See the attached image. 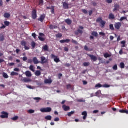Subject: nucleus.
Wrapping results in <instances>:
<instances>
[{
	"mask_svg": "<svg viewBox=\"0 0 128 128\" xmlns=\"http://www.w3.org/2000/svg\"><path fill=\"white\" fill-rule=\"evenodd\" d=\"M42 112H50L52 108H42L40 109Z\"/></svg>",
	"mask_w": 128,
	"mask_h": 128,
	"instance_id": "obj_1",
	"label": "nucleus"
},
{
	"mask_svg": "<svg viewBox=\"0 0 128 128\" xmlns=\"http://www.w3.org/2000/svg\"><path fill=\"white\" fill-rule=\"evenodd\" d=\"M36 18H38V14H36V10L35 9H33L32 12V18L33 20H36Z\"/></svg>",
	"mask_w": 128,
	"mask_h": 128,
	"instance_id": "obj_2",
	"label": "nucleus"
},
{
	"mask_svg": "<svg viewBox=\"0 0 128 128\" xmlns=\"http://www.w3.org/2000/svg\"><path fill=\"white\" fill-rule=\"evenodd\" d=\"M2 114L0 116L1 118H8V114L6 112H2Z\"/></svg>",
	"mask_w": 128,
	"mask_h": 128,
	"instance_id": "obj_3",
	"label": "nucleus"
},
{
	"mask_svg": "<svg viewBox=\"0 0 128 128\" xmlns=\"http://www.w3.org/2000/svg\"><path fill=\"white\" fill-rule=\"evenodd\" d=\"M51 56L52 58H54V62H56V64H58V62H60V58H58L57 56H56L54 54H52L51 55Z\"/></svg>",
	"mask_w": 128,
	"mask_h": 128,
	"instance_id": "obj_4",
	"label": "nucleus"
},
{
	"mask_svg": "<svg viewBox=\"0 0 128 128\" xmlns=\"http://www.w3.org/2000/svg\"><path fill=\"white\" fill-rule=\"evenodd\" d=\"M122 23L118 22L117 23H116L114 24L115 28L116 30H120V27L122 26Z\"/></svg>",
	"mask_w": 128,
	"mask_h": 128,
	"instance_id": "obj_5",
	"label": "nucleus"
},
{
	"mask_svg": "<svg viewBox=\"0 0 128 128\" xmlns=\"http://www.w3.org/2000/svg\"><path fill=\"white\" fill-rule=\"evenodd\" d=\"M41 64H46L48 62V60H46V58L44 56H41Z\"/></svg>",
	"mask_w": 128,
	"mask_h": 128,
	"instance_id": "obj_6",
	"label": "nucleus"
},
{
	"mask_svg": "<svg viewBox=\"0 0 128 128\" xmlns=\"http://www.w3.org/2000/svg\"><path fill=\"white\" fill-rule=\"evenodd\" d=\"M44 18H46V14H44L40 16V18L38 19V20L41 22H44Z\"/></svg>",
	"mask_w": 128,
	"mask_h": 128,
	"instance_id": "obj_7",
	"label": "nucleus"
},
{
	"mask_svg": "<svg viewBox=\"0 0 128 128\" xmlns=\"http://www.w3.org/2000/svg\"><path fill=\"white\" fill-rule=\"evenodd\" d=\"M88 56L92 60H93V62H96L98 60V58H96V56L94 55L88 54Z\"/></svg>",
	"mask_w": 128,
	"mask_h": 128,
	"instance_id": "obj_8",
	"label": "nucleus"
},
{
	"mask_svg": "<svg viewBox=\"0 0 128 128\" xmlns=\"http://www.w3.org/2000/svg\"><path fill=\"white\" fill-rule=\"evenodd\" d=\"M83 34L84 31H82V30H80V29H79L74 32L76 36H78V34Z\"/></svg>",
	"mask_w": 128,
	"mask_h": 128,
	"instance_id": "obj_9",
	"label": "nucleus"
},
{
	"mask_svg": "<svg viewBox=\"0 0 128 128\" xmlns=\"http://www.w3.org/2000/svg\"><path fill=\"white\" fill-rule=\"evenodd\" d=\"M44 82L46 84H50L52 83V79H46Z\"/></svg>",
	"mask_w": 128,
	"mask_h": 128,
	"instance_id": "obj_10",
	"label": "nucleus"
},
{
	"mask_svg": "<svg viewBox=\"0 0 128 128\" xmlns=\"http://www.w3.org/2000/svg\"><path fill=\"white\" fill-rule=\"evenodd\" d=\"M69 6L70 5L68 4L66 2H63V8H64V10H68Z\"/></svg>",
	"mask_w": 128,
	"mask_h": 128,
	"instance_id": "obj_11",
	"label": "nucleus"
},
{
	"mask_svg": "<svg viewBox=\"0 0 128 128\" xmlns=\"http://www.w3.org/2000/svg\"><path fill=\"white\" fill-rule=\"evenodd\" d=\"M82 116H84L83 120H86V118H88V112H86V111L82 112Z\"/></svg>",
	"mask_w": 128,
	"mask_h": 128,
	"instance_id": "obj_12",
	"label": "nucleus"
},
{
	"mask_svg": "<svg viewBox=\"0 0 128 128\" xmlns=\"http://www.w3.org/2000/svg\"><path fill=\"white\" fill-rule=\"evenodd\" d=\"M62 108L64 110V112H68L70 110V108L68 106H66V105H64L62 106Z\"/></svg>",
	"mask_w": 128,
	"mask_h": 128,
	"instance_id": "obj_13",
	"label": "nucleus"
},
{
	"mask_svg": "<svg viewBox=\"0 0 128 128\" xmlns=\"http://www.w3.org/2000/svg\"><path fill=\"white\" fill-rule=\"evenodd\" d=\"M33 62H34V64H40V62L38 60V58H36V57H34L33 58Z\"/></svg>",
	"mask_w": 128,
	"mask_h": 128,
	"instance_id": "obj_14",
	"label": "nucleus"
},
{
	"mask_svg": "<svg viewBox=\"0 0 128 128\" xmlns=\"http://www.w3.org/2000/svg\"><path fill=\"white\" fill-rule=\"evenodd\" d=\"M70 42V39H67L66 40H60V44H66H66H68V42Z\"/></svg>",
	"mask_w": 128,
	"mask_h": 128,
	"instance_id": "obj_15",
	"label": "nucleus"
},
{
	"mask_svg": "<svg viewBox=\"0 0 128 128\" xmlns=\"http://www.w3.org/2000/svg\"><path fill=\"white\" fill-rule=\"evenodd\" d=\"M120 8V5L118 4H116L114 5V8L113 10V12H116L117 10H118V9Z\"/></svg>",
	"mask_w": 128,
	"mask_h": 128,
	"instance_id": "obj_16",
	"label": "nucleus"
},
{
	"mask_svg": "<svg viewBox=\"0 0 128 128\" xmlns=\"http://www.w3.org/2000/svg\"><path fill=\"white\" fill-rule=\"evenodd\" d=\"M109 20H114L116 18V17L114 16V15L112 14H110L108 16Z\"/></svg>",
	"mask_w": 128,
	"mask_h": 128,
	"instance_id": "obj_17",
	"label": "nucleus"
},
{
	"mask_svg": "<svg viewBox=\"0 0 128 128\" xmlns=\"http://www.w3.org/2000/svg\"><path fill=\"white\" fill-rule=\"evenodd\" d=\"M100 24H101V28H104V26H106V22L102 20L100 22Z\"/></svg>",
	"mask_w": 128,
	"mask_h": 128,
	"instance_id": "obj_18",
	"label": "nucleus"
},
{
	"mask_svg": "<svg viewBox=\"0 0 128 128\" xmlns=\"http://www.w3.org/2000/svg\"><path fill=\"white\" fill-rule=\"evenodd\" d=\"M4 18H10V13H5L4 15Z\"/></svg>",
	"mask_w": 128,
	"mask_h": 128,
	"instance_id": "obj_19",
	"label": "nucleus"
},
{
	"mask_svg": "<svg viewBox=\"0 0 128 128\" xmlns=\"http://www.w3.org/2000/svg\"><path fill=\"white\" fill-rule=\"evenodd\" d=\"M26 76L28 77V78H30L32 77V72H30V71H27L26 72Z\"/></svg>",
	"mask_w": 128,
	"mask_h": 128,
	"instance_id": "obj_20",
	"label": "nucleus"
},
{
	"mask_svg": "<svg viewBox=\"0 0 128 128\" xmlns=\"http://www.w3.org/2000/svg\"><path fill=\"white\" fill-rule=\"evenodd\" d=\"M100 94H102L101 90H98L97 92H96V96H97L98 98H100Z\"/></svg>",
	"mask_w": 128,
	"mask_h": 128,
	"instance_id": "obj_21",
	"label": "nucleus"
},
{
	"mask_svg": "<svg viewBox=\"0 0 128 128\" xmlns=\"http://www.w3.org/2000/svg\"><path fill=\"white\" fill-rule=\"evenodd\" d=\"M119 112H120V114H128V110H120Z\"/></svg>",
	"mask_w": 128,
	"mask_h": 128,
	"instance_id": "obj_22",
	"label": "nucleus"
},
{
	"mask_svg": "<svg viewBox=\"0 0 128 128\" xmlns=\"http://www.w3.org/2000/svg\"><path fill=\"white\" fill-rule=\"evenodd\" d=\"M22 80L24 82H30V80L28 78H24Z\"/></svg>",
	"mask_w": 128,
	"mask_h": 128,
	"instance_id": "obj_23",
	"label": "nucleus"
},
{
	"mask_svg": "<svg viewBox=\"0 0 128 128\" xmlns=\"http://www.w3.org/2000/svg\"><path fill=\"white\" fill-rule=\"evenodd\" d=\"M66 24H68V25H70L72 24V20H70V19H67L65 20Z\"/></svg>",
	"mask_w": 128,
	"mask_h": 128,
	"instance_id": "obj_24",
	"label": "nucleus"
},
{
	"mask_svg": "<svg viewBox=\"0 0 128 128\" xmlns=\"http://www.w3.org/2000/svg\"><path fill=\"white\" fill-rule=\"evenodd\" d=\"M92 34L93 36H95V38H98V32H92Z\"/></svg>",
	"mask_w": 128,
	"mask_h": 128,
	"instance_id": "obj_25",
	"label": "nucleus"
},
{
	"mask_svg": "<svg viewBox=\"0 0 128 128\" xmlns=\"http://www.w3.org/2000/svg\"><path fill=\"white\" fill-rule=\"evenodd\" d=\"M35 74H36V76H40V74H42V72H40V70H37L35 72Z\"/></svg>",
	"mask_w": 128,
	"mask_h": 128,
	"instance_id": "obj_26",
	"label": "nucleus"
},
{
	"mask_svg": "<svg viewBox=\"0 0 128 128\" xmlns=\"http://www.w3.org/2000/svg\"><path fill=\"white\" fill-rule=\"evenodd\" d=\"M43 50H44L45 52H48V45H45V46L43 47Z\"/></svg>",
	"mask_w": 128,
	"mask_h": 128,
	"instance_id": "obj_27",
	"label": "nucleus"
},
{
	"mask_svg": "<svg viewBox=\"0 0 128 128\" xmlns=\"http://www.w3.org/2000/svg\"><path fill=\"white\" fill-rule=\"evenodd\" d=\"M56 38H62V34L58 33V34H56Z\"/></svg>",
	"mask_w": 128,
	"mask_h": 128,
	"instance_id": "obj_28",
	"label": "nucleus"
},
{
	"mask_svg": "<svg viewBox=\"0 0 128 128\" xmlns=\"http://www.w3.org/2000/svg\"><path fill=\"white\" fill-rule=\"evenodd\" d=\"M4 36L2 34H0V42H4Z\"/></svg>",
	"mask_w": 128,
	"mask_h": 128,
	"instance_id": "obj_29",
	"label": "nucleus"
},
{
	"mask_svg": "<svg viewBox=\"0 0 128 128\" xmlns=\"http://www.w3.org/2000/svg\"><path fill=\"white\" fill-rule=\"evenodd\" d=\"M110 56H112L108 54V53H106L104 54V57L106 58H110Z\"/></svg>",
	"mask_w": 128,
	"mask_h": 128,
	"instance_id": "obj_30",
	"label": "nucleus"
},
{
	"mask_svg": "<svg viewBox=\"0 0 128 128\" xmlns=\"http://www.w3.org/2000/svg\"><path fill=\"white\" fill-rule=\"evenodd\" d=\"M56 28H58V27L56 26H54V25H50V30H56Z\"/></svg>",
	"mask_w": 128,
	"mask_h": 128,
	"instance_id": "obj_31",
	"label": "nucleus"
},
{
	"mask_svg": "<svg viewBox=\"0 0 128 128\" xmlns=\"http://www.w3.org/2000/svg\"><path fill=\"white\" fill-rule=\"evenodd\" d=\"M52 117L50 116H48L45 117V119L47 120H52Z\"/></svg>",
	"mask_w": 128,
	"mask_h": 128,
	"instance_id": "obj_32",
	"label": "nucleus"
},
{
	"mask_svg": "<svg viewBox=\"0 0 128 128\" xmlns=\"http://www.w3.org/2000/svg\"><path fill=\"white\" fill-rule=\"evenodd\" d=\"M95 88H102V84H96V86H95Z\"/></svg>",
	"mask_w": 128,
	"mask_h": 128,
	"instance_id": "obj_33",
	"label": "nucleus"
},
{
	"mask_svg": "<svg viewBox=\"0 0 128 128\" xmlns=\"http://www.w3.org/2000/svg\"><path fill=\"white\" fill-rule=\"evenodd\" d=\"M34 100H36V102H40V100H42V98H34Z\"/></svg>",
	"mask_w": 128,
	"mask_h": 128,
	"instance_id": "obj_34",
	"label": "nucleus"
},
{
	"mask_svg": "<svg viewBox=\"0 0 128 128\" xmlns=\"http://www.w3.org/2000/svg\"><path fill=\"white\" fill-rule=\"evenodd\" d=\"M34 66L32 65H31L30 66V70H31L32 72H34Z\"/></svg>",
	"mask_w": 128,
	"mask_h": 128,
	"instance_id": "obj_35",
	"label": "nucleus"
},
{
	"mask_svg": "<svg viewBox=\"0 0 128 128\" xmlns=\"http://www.w3.org/2000/svg\"><path fill=\"white\" fill-rule=\"evenodd\" d=\"M3 77L4 78H8V75L5 72L3 73Z\"/></svg>",
	"mask_w": 128,
	"mask_h": 128,
	"instance_id": "obj_36",
	"label": "nucleus"
},
{
	"mask_svg": "<svg viewBox=\"0 0 128 128\" xmlns=\"http://www.w3.org/2000/svg\"><path fill=\"white\" fill-rule=\"evenodd\" d=\"M124 66H125L124 63L121 62L120 64V68H124Z\"/></svg>",
	"mask_w": 128,
	"mask_h": 128,
	"instance_id": "obj_37",
	"label": "nucleus"
},
{
	"mask_svg": "<svg viewBox=\"0 0 128 128\" xmlns=\"http://www.w3.org/2000/svg\"><path fill=\"white\" fill-rule=\"evenodd\" d=\"M21 44L22 46H26V41H22L21 42Z\"/></svg>",
	"mask_w": 128,
	"mask_h": 128,
	"instance_id": "obj_38",
	"label": "nucleus"
},
{
	"mask_svg": "<svg viewBox=\"0 0 128 128\" xmlns=\"http://www.w3.org/2000/svg\"><path fill=\"white\" fill-rule=\"evenodd\" d=\"M11 76H18V73L12 72H11Z\"/></svg>",
	"mask_w": 128,
	"mask_h": 128,
	"instance_id": "obj_39",
	"label": "nucleus"
},
{
	"mask_svg": "<svg viewBox=\"0 0 128 128\" xmlns=\"http://www.w3.org/2000/svg\"><path fill=\"white\" fill-rule=\"evenodd\" d=\"M90 63L89 62H85L84 63V66H90Z\"/></svg>",
	"mask_w": 128,
	"mask_h": 128,
	"instance_id": "obj_40",
	"label": "nucleus"
},
{
	"mask_svg": "<svg viewBox=\"0 0 128 128\" xmlns=\"http://www.w3.org/2000/svg\"><path fill=\"white\" fill-rule=\"evenodd\" d=\"M78 102H86V100L82 99H79L77 100Z\"/></svg>",
	"mask_w": 128,
	"mask_h": 128,
	"instance_id": "obj_41",
	"label": "nucleus"
},
{
	"mask_svg": "<svg viewBox=\"0 0 128 128\" xmlns=\"http://www.w3.org/2000/svg\"><path fill=\"white\" fill-rule=\"evenodd\" d=\"M126 20H127L128 18H126V17H122V18H120V22H122V21H124Z\"/></svg>",
	"mask_w": 128,
	"mask_h": 128,
	"instance_id": "obj_42",
	"label": "nucleus"
},
{
	"mask_svg": "<svg viewBox=\"0 0 128 128\" xmlns=\"http://www.w3.org/2000/svg\"><path fill=\"white\" fill-rule=\"evenodd\" d=\"M38 38L40 42H44V40H46V38L38 36Z\"/></svg>",
	"mask_w": 128,
	"mask_h": 128,
	"instance_id": "obj_43",
	"label": "nucleus"
},
{
	"mask_svg": "<svg viewBox=\"0 0 128 128\" xmlns=\"http://www.w3.org/2000/svg\"><path fill=\"white\" fill-rule=\"evenodd\" d=\"M4 24L5 26H10V22H8V21L4 22Z\"/></svg>",
	"mask_w": 128,
	"mask_h": 128,
	"instance_id": "obj_44",
	"label": "nucleus"
},
{
	"mask_svg": "<svg viewBox=\"0 0 128 128\" xmlns=\"http://www.w3.org/2000/svg\"><path fill=\"white\" fill-rule=\"evenodd\" d=\"M110 30H114V27L113 24H110Z\"/></svg>",
	"mask_w": 128,
	"mask_h": 128,
	"instance_id": "obj_45",
	"label": "nucleus"
},
{
	"mask_svg": "<svg viewBox=\"0 0 128 128\" xmlns=\"http://www.w3.org/2000/svg\"><path fill=\"white\" fill-rule=\"evenodd\" d=\"M122 44H123V46H122V48H125L126 47V41H122L121 42Z\"/></svg>",
	"mask_w": 128,
	"mask_h": 128,
	"instance_id": "obj_46",
	"label": "nucleus"
},
{
	"mask_svg": "<svg viewBox=\"0 0 128 128\" xmlns=\"http://www.w3.org/2000/svg\"><path fill=\"white\" fill-rule=\"evenodd\" d=\"M114 70H118V65L115 64L112 68Z\"/></svg>",
	"mask_w": 128,
	"mask_h": 128,
	"instance_id": "obj_47",
	"label": "nucleus"
},
{
	"mask_svg": "<svg viewBox=\"0 0 128 128\" xmlns=\"http://www.w3.org/2000/svg\"><path fill=\"white\" fill-rule=\"evenodd\" d=\"M12 120H18V116H16L14 117L13 118H12Z\"/></svg>",
	"mask_w": 128,
	"mask_h": 128,
	"instance_id": "obj_48",
	"label": "nucleus"
},
{
	"mask_svg": "<svg viewBox=\"0 0 128 128\" xmlns=\"http://www.w3.org/2000/svg\"><path fill=\"white\" fill-rule=\"evenodd\" d=\"M36 42H32V48H36Z\"/></svg>",
	"mask_w": 128,
	"mask_h": 128,
	"instance_id": "obj_49",
	"label": "nucleus"
},
{
	"mask_svg": "<svg viewBox=\"0 0 128 128\" xmlns=\"http://www.w3.org/2000/svg\"><path fill=\"white\" fill-rule=\"evenodd\" d=\"M102 20V18H99L96 20V22H100Z\"/></svg>",
	"mask_w": 128,
	"mask_h": 128,
	"instance_id": "obj_50",
	"label": "nucleus"
},
{
	"mask_svg": "<svg viewBox=\"0 0 128 128\" xmlns=\"http://www.w3.org/2000/svg\"><path fill=\"white\" fill-rule=\"evenodd\" d=\"M74 114V112H71L68 113V116H72V114Z\"/></svg>",
	"mask_w": 128,
	"mask_h": 128,
	"instance_id": "obj_51",
	"label": "nucleus"
},
{
	"mask_svg": "<svg viewBox=\"0 0 128 128\" xmlns=\"http://www.w3.org/2000/svg\"><path fill=\"white\" fill-rule=\"evenodd\" d=\"M67 90H70V88H72V86L70 84H68L66 86Z\"/></svg>",
	"mask_w": 128,
	"mask_h": 128,
	"instance_id": "obj_52",
	"label": "nucleus"
},
{
	"mask_svg": "<svg viewBox=\"0 0 128 128\" xmlns=\"http://www.w3.org/2000/svg\"><path fill=\"white\" fill-rule=\"evenodd\" d=\"M82 12L83 14H88V10H86L84 9L82 10Z\"/></svg>",
	"mask_w": 128,
	"mask_h": 128,
	"instance_id": "obj_53",
	"label": "nucleus"
},
{
	"mask_svg": "<svg viewBox=\"0 0 128 128\" xmlns=\"http://www.w3.org/2000/svg\"><path fill=\"white\" fill-rule=\"evenodd\" d=\"M39 4L40 6H42L44 4V0H40Z\"/></svg>",
	"mask_w": 128,
	"mask_h": 128,
	"instance_id": "obj_54",
	"label": "nucleus"
},
{
	"mask_svg": "<svg viewBox=\"0 0 128 128\" xmlns=\"http://www.w3.org/2000/svg\"><path fill=\"white\" fill-rule=\"evenodd\" d=\"M72 44H78V42H76V40H74V39L72 40Z\"/></svg>",
	"mask_w": 128,
	"mask_h": 128,
	"instance_id": "obj_55",
	"label": "nucleus"
},
{
	"mask_svg": "<svg viewBox=\"0 0 128 128\" xmlns=\"http://www.w3.org/2000/svg\"><path fill=\"white\" fill-rule=\"evenodd\" d=\"M28 112H29V114H34V110H30L28 111Z\"/></svg>",
	"mask_w": 128,
	"mask_h": 128,
	"instance_id": "obj_56",
	"label": "nucleus"
},
{
	"mask_svg": "<svg viewBox=\"0 0 128 128\" xmlns=\"http://www.w3.org/2000/svg\"><path fill=\"white\" fill-rule=\"evenodd\" d=\"M52 14H54V7L52 6Z\"/></svg>",
	"mask_w": 128,
	"mask_h": 128,
	"instance_id": "obj_57",
	"label": "nucleus"
},
{
	"mask_svg": "<svg viewBox=\"0 0 128 128\" xmlns=\"http://www.w3.org/2000/svg\"><path fill=\"white\" fill-rule=\"evenodd\" d=\"M32 62H34V61L32 60V59L28 60V64H32Z\"/></svg>",
	"mask_w": 128,
	"mask_h": 128,
	"instance_id": "obj_58",
	"label": "nucleus"
},
{
	"mask_svg": "<svg viewBox=\"0 0 128 128\" xmlns=\"http://www.w3.org/2000/svg\"><path fill=\"white\" fill-rule=\"evenodd\" d=\"M110 85H108V84H104L102 87L103 88H110Z\"/></svg>",
	"mask_w": 128,
	"mask_h": 128,
	"instance_id": "obj_59",
	"label": "nucleus"
},
{
	"mask_svg": "<svg viewBox=\"0 0 128 128\" xmlns=\"http://www.w3.org/2000/svg\"><path fill=\"white\" fill-rule=\"evenodd\" d=\"M22 60L24 62H26V60H28V57L26 56L24 57Z\"/></svg>",
	"mask_w": 128,
	"mask_h": 128,
	"instance_id": "obj_60",
	"label": "nucleus"
},
{
	"mask_svg": "<svg viewBox=\"0 0 128 128\" xmlns=\"http://www.w3.org/2000/svg\"><path fill=\"white\" fill-rule=\"evenodd\" d=\"M84 50H86L88 52V50H89L88 47V46H84Z\"/></svg>",
	"mask_w": 128,
	"mask_h": 128,
	"instance_id": "obj_61",
	"label": "nucleus"
},
{
	"mask_svg": "<svg viewBox=\"0 0 128 128\" xmlns=\"http://www.w3.org/2000/svg\"><path fill=\"white\" fill-rule=\"evenodd\" d=\"M54 122H60V118H56L54 120Z\"/></svg>",
	"mask_w": 128,
	"mask_h": 128,
	"instance_id": "obj_62",
	"label": "nucleus"
},
{
	"mask_svg": "<svg viewBox=\"0 0 128 128\" xmlns=\"http://www.w3.org/2000/svg\"><path fill=\"white\" fill-rule=\"evenodd\" d=\"M14 72H20V68H15L14 69Z\"/></svg>",
	"mask_w": 128,
	"mask_h": 128,
	"instance_id": "obj_63",
	"label": "nucleus"
},
{
	"mask_svg": "<svg viewBox=\"0 0 128 128\" xmlns=\"http://www.w3.org/2000/svg\"><path fill=\"white\" fill-rule=\"evenodd\" d=\"M88 12H89V16H92V14L94 12L92 10H90Z\"/></svg>",
	"mask_w": 128,
	"mask_h": 128,
	"instance_id": "obj_64",
	"label": "nucleus"
}]
</instances>
